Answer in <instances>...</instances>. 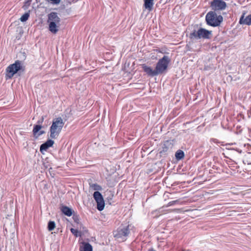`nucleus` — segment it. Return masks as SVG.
I'll list each match as a JSON object with an SVG mask.
<instances>
[{
	"label": "nucleus",
	"instance_id": "26",
	"mask_svg": "<svg viewBox=\"0 0 251 251\" xmlns=\"http://www.w3.org/2000/svg\"><path fill=\"white\" fill-rule=\"evenodd\" d=\"M30 4V1L27 0V1H25V4L24 5L23 8L25 10H26L28 8V7L29 6Z\"/></svg>",
	"mask_w": 251,
	"mask_h": 251
},
{
	"label": "nucleus",
	"instance_id": "5",
	"mask_svg": "<svg viewBox=\"0 0 251 251\" xmlns=\"http://www.w3.org/2000/svg\"><path fill=\"white\" fill-rule=\"evenodd\" d=\"M62 124L63 120L60 117L53 120L50 127V137L51 138H55L58 136L62 129Z\"/></svg>",
	"mask_w": 251,
	"mask_h": 251
},
{
	"label": "nucleus",
	"instance_id": "8",
	"mask_svg": "<svg viewBox=\"0 0 251 251\" xmlns=\"http://www.w3.org/2000/svg\"><path fill=\"white\" fill-rule=\"evenodd\" d=\"M210 7L215 11H222L226 7V3L223 0H213L210 2Z\"/></svg>",
	"mask_w": 251,
	"mask_h": 251
},
{
	"label": "nucleus",
	"instance_id": "25",
	"mask_svg": "<svg viewBox=\"0 0 251 251\" xmlns=\"http://www.w3.org/2000/svg\"><path fill=\"white\" fill-rule=\"evenodd\" d=\"M169 143V142L167 141L166 143L164 144L162 150L163 151L166 152L168 151V148L167 147V144H168Z\"/></svg>",
	"mask_w": 251,
	"mask_h": 251
},
{
	"label": "nucleus",
	"instance_id": "15",
	"mask_svg": "<svg viewBox=\"0 0 251 251\" xmlns=\"http://www.w3.org/2000/svg\"><path fill=\"white\" fill-rule=\"evenodd\" d=\"M42 128L41 125H35L34 126L33 129V133L34 134V136L36 138L37 135H38L39 131Z\"/></svg>",
	"mask_w": 251,
	"mask_h": 251
},
{
	"label": "nucleus",
	"instance_id": "9",
	"mask_svg": "<svg viewBox=\"0 0 251 251\" xmlns=\"http://www.w3.org/2000/svg\"><path fill=\"white\" fill-rule=\"evenodd\" d=\"M93 197L97 202V208L99 211H102L105 206L104 201L101 193L99 191H95L93 194Z\"/></svg>",
	"mask_w": 251,
	"mask_h": 251
},
{
	"label": "nucleus",
	"instance_id": "16",
	"mask_svg": "<svg viewBox=\"0 0 251 251\" xmlns=\"http://www.w3.org/2000/svg\"><path fill=\"white\" fill-rule=\"evenodd\" d=\"M175 156L177 160H180L184 157V154L183 151L179 150L176 153Z\"/></svg>",
	"mask_w": 251,
	"mask_h": 251
},
{
	"label": "nucleus",
	"instance_id": "31",
	"mask_svg": "<svg viewBox=\"0 0 251 251\" xmlns=\"http://www.w3.org/2000/svg\"><path fill=\"white\" fill-rule=\"evenodd\" d=\"M148 251H155V250H154L153 249H149L148 250Z\"/></svg>",
	"mask_w": 251,
	"mask_h": 251
},
{
	"label": "nucleus",
	"instance_id": "7",
	"mask_svg": "<svg viewBox=\"0 0 251 251\" xmlns=\"http://www.w3.org/2000/svg\"><path fill=\"white\" fill-rule=\"evenodd\" d=\"M130 233L128 226L118 228L114 232V237L120 241H124L126 239Z\"/></svg>",
	"mask_w": 251,
	"mask_h": 251
},
{
	"label": "nucleus",
	"instance_id": "29",
	"mask_svg": "<svg viewBox=\"0 0 251 251\" xmlns=\"http://www.w3.org/2000/svg\"><path fill=\"white\" fill-rule=\"evenodd\" d=\"M171 211H179V209H175L172 210Z\"/></svg>",
	"mask_w": 251,
	"mask_h": 251
},
{
	"label": "nucleus",
	"instance_id": "3",
	"mask_svg": "<svg viewBox=\"0 0 251 251\" xmlns=\"http://www.w3.org/2000/svg\"><path fill=\"white\" fill-rule=\"evenodd\" d=\"M25 67L22 61L17 60L14 64L9 65L6 69L7 76L11 78L17 73H22L25 72Z\"/></svg>",
	"mask_w": 251,
	"mask_h": 251
},
{
	"label": "nucleus",
	"instance_id": "1",
	"mask_svg": "<svg viewBox=\"0 0 251 251\" xmlns=\"http://www.w3.org/2000/svg\"><path fill=\"white\" fill-rule=\"evenodd\" d=\"M170 59L167 56H164L157 62L155 69L145 65H142V69L150 76H154L159 74L164 73L167 70L168 64L170 62Z\"/></svg>",
	"mask_w": 251,
	"mask_h": 251
},
{
	"label": "nucleus",
	"instance_id": "22",
	"mask_svg": "<svg viewBox=\"0 0 251 251\" xmlns=\"http://www.w3.org/2000/svg\"><path fill=\"white\" fill-rule=\"evenodd\" d=\"M179 201L178 200H175L169 202L167 205H164L163 207H168L169 206H171L172 205H173L174 204H176V203H178Z\"/></svg>",
	"mask_w": 251,
	"mask_h": 251
},
{
	"label": "nucleus",
	"instance_id": "33",
	"mask_svg": "<svg viewBox=\"0 0 251 251\" xmlns=\"http://www.w3.org/2000/svg\"><path fill=\"white\" fill-rule=\"evenodd\" d=\"M135 88H138V87L136 86H135Z\"/></svg>",
	"mask_w": 251,
	"mask_h": 251
},
{
	"label": "nucleus",
	"instance_id": "21",
	"mask_svg": "<svg viewBox=\"0 0 251 251\" xmlns=\"http://www.w3.org/2000/svg\"><path fill=\"white\" fill-rule=\"evenodd\" d=\"M71 231L75 237L80 236V233L78 231L77 229L72 228H71Z\"/></svg>",
	"mask_w": 251,
	"mask_h": 251
},
{
	"label": "nucleus",
	"instance_id": "23",
	"mask_svg": "<svg viewBox=\"0 0 251 251\" xmlns=\"http://www.w3.org/2000/svg\"><path fill=\"white\" fill-rule=\"evenodd\" d=\"M71 112H72L71 109L70 108L66 109L65 112L67 114V116L66 115V117L69 118L72 115V113H71Z\"/></svg>",
	"mask_w": 251,
	"mask_h": 251
},
{
	"label": "nucleus",
	"instance_id": "27",
	"mask_svg": "<svg viewBox=\"0 0 251 251\" xmlns=\"http://www.w3.org/2000/svg\"><path fill=\"white\" fill-rule=\"evenodd\" d=\"M44 118L43 117H42V118L37 121V123L38 124V125H41L42 123L44 121Z\"/></svg>",
	"mask_w": 251,
	"mask_h": 251
},
{
	"label": "nucleus",
	"instance_id": "17",
	"mask_svg": "<svg viewBox=\"0 0 251 251\" xmlns=\"http://www.w3.org/2000/svg\"><path fill=\"white\" fill-rule=\"evenodd\" d=\"M29 11L28 12L25 13L24 15L22 16L20 18V20L22 22H25L27 21L29 17Z\"/></svg>",
	"mask_w": 251,
	"mask_h": 251
},
{
	"label": "nucleus",
	"instance_id": "11",
	"mask_svg": "<svg viewBox=\"0 0 251 251\" xmlns=\"http://www.w3.org/2000/svg\"><path fill=\"white\" fill-rule=\"evenodd\" d=\"M239 23L241 24H245L247 25H251V14L246 17V18H244V16H242L240 19Z\"/></svg>",
	"mask_w": 251,
	"mask_h": 251
},
{
	"label": "nucleus",
	"instance_id": "13",
	"mask_svg": "<svg viewBox=\"0 0 251 251\" xmlns=\"http://www.w3.org/2000/svg\"><path fill=\"white\" fill-rule=\"evenodd\" d=\"M75 213V212L72 208L66 206H64V215L67 216H71Z\"/></svg>",
	"mask_w": 251,
	"mask_h": 251
},
{
	"label": "nucleus",
	"instance_id": "4",
	"mask_svg": "<svg viewBox=\"0 0 251 251\" xmlns=\"http://www.w3.org/2000/svg\"><path fill=\"white\" fill-rule=\"evenodd\" d=\"M60 22V18L55 12H51L48 15V23H49V30L52 33L55 34L58 31L57 24Z\"/></svg>",
	"mask_w": 251,
	"mask_h": 251
},
{
	"label": "nucleus",
	"instance_id": "19",
	"mask_svg": "<svg viewBox=\"0 0 251 251\" xmlns=\"http://www.w3.org/2000/svg\"><path fill=\"white\" fill-rule=\"evenodd\" d=\"M55 224L53 221H50L48 223V228L49 231H51L54 229Z\"/></svg>",
	"mask_w": 251,
	"mask_h": 251
},
{
	"label": "nucleus",
	"instance_id": "32",
	"mask_svg": "<svg viewBox=\"0 0 251 251\" xmlns=\"http://www.w3.org/2000/svg\"><path fill=\"white\" fill-rule=\"evenodd\" d=\"M212 140L213 142H215V141H216V139H212Z\"/></svg>",
	"mask_w": 251,
	"mask_h": 251
},
{
	"label": "nucleus",
	"instance_id": "2",
	"mask_svg": "<svg viewBox=\"0 0 251 251\" xmlns=\"http://www.w3.org/2000/svg\"><path fill=\"white\" fill-rule=\"evenodd\" d=\"M212 36V31L203 28H199L198 30H194L189 34L191 40H199L201 39H208Z\"/></svg>",
	"mask_w": 251,
	"mask_h": 251
},
{
	"label": "nucleus",
	"instance_id": "30",
	"mask_svg": "<svg viewBox=\"0 0 251 251\" xmlns=\"http://www.w3.org/2000/svg\"><path fill=\"white\" fill-rule=\"evenodd\" d=\"M60 210L62 212H63V206L61 205L60 207Z\"/></svg>",
	"mask_w": 251,
	"mask_h": 251
},
{
	"label": "nucleus",
	"instance_id": "6",
	"mask_svg": "<svg viewBox=\"0 0 251 251\" xmlns=\"http://www.w3.org/2000/svg\"><path fill=\"white\" fill-rule=\"evenodd\" d=\"M205 20L208 25L217 26L223 22V18L221 15H217L215 11H210L206 14Z\"/></svg>",
	"mask_w": 251,
	"mask_h": 251
},
{
	"label": "nucleus",
	"instance_id": "14",
	"mask_svg": "<svg viewBox=\"0 0 251 251\" xmlns=\"http://www.w3.org/2000/svg\"><path fill=\"white\" fill-rule=\"evenodd\" d=\"M80 251H92V246L89 243H85L83 248H80Z\"/></svg>",
	"mask_w": 251,
	"mask_h": 251
},
{
	"label": "nucleus",
	"instance_id": "28",
	"mask_svg": "<svg viewBox=\"0 0 251 251\" xmlns=\"http://www.w3.org/2000/svg\"><path fill=\"white\" fill-rule=\"evenodd\" d=\"M44 133H45V131H39L38 135L36 136V138H37L38 137H39V136L42 135Z\"/></svg>",
	"mask_w": 251,
	"mask_h": 251
},
{
	"label": "nucleus",
	"instance_id": "20",
	"mask_svg": "<svg viewBox=\"0 0 251 251\" xmlns=\"http://www.w3.org/2000/svg\"><path fill=\"white\" fill-rule=\"evenodd\" d=\"M73 219L75 224L78 225L79 224V218L75 212L73 215Z\"/></svg>",
	"mask_w": 251,
	"mask_h": 251
},
{
	"label": "nucleus",
	"instance_id": "24",
	"mask_svg": "<svg viewBox=\"0 0 251 251\" xmlns=\"http://www.w3.org/2000/svg\"><path fill=\"white\" fill-rule=\"evenodd\" d=\"M48 2L53 4H58L60 3V0H47Z\"/></svg>",
	"mask_w": 251,
	"mask_h": 251
},
{
	"label": "nucleus",
	"instance_id": "12",
	"mask_svg": "<svg viewBox=\"0 0 251 251\" xmlns=\"http://www.w3.org/2000/svg\"><path fill=\"white\" fill-rule=\"evenodd\" d=\"M153 5V0H144V6L146 9L151 10Z\"/></svg>",
	"mask_w": 251,
	"mask_h": 251
},
{
	"label": "nucleus",
	"instance_id": "18",
	"mask_svg": "<svg viewBox=\"0 0 251 251\" xmlns=\"http://www.w3.org/2000/svg\"><path fill=\"white\" fill-rule=\"evenodd\" d=\"M90 187L94 190H96V191H98L99 190H102V187L97 183L92 184L90 185Z\"/></svg>",
	"mask_w": 251,
	"mask_h": 251
},
{
	"label": "nucleus",
	"instance_id": "10",
	"mask_svg": "<svg viewBox=\"0 0 251 251\" xmlns=\"http://www.w3.org/2000/svg\"><path fill=\"white\" fill-rule=\"evenodd\" d=\"M54 143V141L51 139L48 140L45 143L42 144L40 146V151L44 153V151H46L48 148L51 147Z\"/></svg>",
	"mask_w": 251,
	"mask_h": 251
}]
</instances>
